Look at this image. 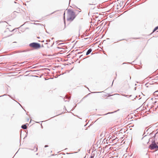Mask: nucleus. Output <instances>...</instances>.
Returning <instances> with one entry per match:
<instances>
[{"label": "nucleus", "mask_w": 158, "mask_h": 158, "mask_svg": "<svg viewBox=\"0 0 158 158\" xmlns=\"http://www.w3.org/2000/svg\"><path fill=\"white\" fill-rule=\"evenodd\" d=\"M75 17L76 15L75 12L71 9H68L67 20L69 21H72Z\"/></svg>", "instance_id": "nucleus-1"}, {"label": "nucleus", "mask_w": 158, "mask_h": 158, "mask_svg": "<svg viewBox=\"0 0 158 158\" xmlns=\"http://www.w3.org/2000/svg\"><path fill=\"white\" fill-rule=\"evenodd\" d=\"M29 46L34 49H37L40 47V45L37 43L33 42L29 44Z\"/></svg>", "instance_id": "nucleus-2"}, {"label": "nucleus", "mask_w": 158, "mask_h": 158, "mask_svg": "<svg viewBox=\"0 0 158 158\" xmlns=\"http://www.w3.org/2000/svg\"><path fill=\"white\" fill-rule=\"evenodd\" d=\"M149 148L151 150L155 149V145L154 144H150L149 146Z\"/></svg>", "instance_id": "nucleus-3"}, {"label": "nucleus", "mask_w": 158, "mask_h": 158, "mask_svg": "<svg viewBox=\"0 0 158 158\" xmlns=\"http://www.w3.org/2000/svg\"><path fill=\"white\" fill-rule=\"evenodd\" d=\"M27 124H28L27 123L21 126V128H22L23 129H26L27 128Z\"/></svg>", "instance_id": "nucleus-4"}, {"label": "nucleus", "mask_w": 158, "mask_h": 158, "mask_svg": "<svg viewBox=\"0 0 158 158\" xmlns=\"http://www.w3.org/2000/svg\"><path fill=\"white\" fill-rule=\"evenodd\" d=\"M92 51V49L90 48L87 51V52L86 54V55H89V53H91V52Z\"/></svg>", "instance_id": "nucleus-5"}, {"label": "nucleus", "mask_w": 158, "mask_h": 158, "mask_svg": "<svg viewBox=\"0 0 158 158\" xmlns=\"http://www.w3.org/2000/svg\"><path fill=\"white\" fill-rule=\"evenodd\" d=\"M105 135V132H102V133L101 134L100 136L101 137H103Z\"/></svg>", "instance_id": "nucleus-6"}, {"label": "nucleus", "mask_w": 158, "mask_h": 158, "mask_svg": "<svg viewBox=\"0 0 158 158\" xmlns=\"http://www.w3.org/2000/svg\"><path fill=\"white\" fill-rule=\"evenodd\" d=\"M116 111H114V112H109L107 114H103V115H106V114H111V113H114V112H116Z\"/></svg>", "instance_id": "nucleus-7"}, {"label": "nucleus", "mask_w": 158, "mask_h": 158, "mask_svg": "<svg viewBox=\"0 0 158 158\" xmlns=\"http://www.w3.org/2000/svg\"><path fill=\"white\" fill-rule=\"evenodd\" d=\"M157 29H158V26L156 27L153 30V32H154L156 30H157Z\"/></svg>", "instance_id": "nucleus-8"}, {"label": "nucleus", "mask_w": 158, "mask_h": 158, "mask_svg": "<svg viewBox=\"0 0 158 158\" xmlns=\"http://www.w3.org/2000/svg\"><path fill=\"white\" fill-rule=\"evenodd\" d=\"M4 23L5 25L7 24V23L5 21H0V23Z\"/></svg>", "instance_id": "nucleus-9"}, {"label": "nucleus", "mask_w": 158, "mask_h": 158, "mask_svg": "<svg viewBox=\"0 0 158 158\" xmlns=\"http://www.w3.org/2000/svg\"><path fill=\"white\" fill-rule=\"evenodd\" d=\"M151 144H154L155 145L156 144L155 142V140H154V141H152V143Z\"/></svg>", "instance_id": "nucleus-10"}, {"label": "nucleus", "mask_w": 158, "mask_h": 158, "mask_svg": "<svg viewBox=\"0 0 158 158\" xmlns=\"http://www.w3.org/2000/svg\"><path fill=\"white\" fill-rule=\"evenodd\" d=\"M35 24H37L38 25H41V26L43 25L44 26H45V25H43V24H40V23H36Z\"/></svg>", "instance_id": "nucleus-11"}, {"label": "nucleus", "mask_w": 158, "mask_h": 158, "mask_svg": "<svg viewBox=\"0 0 158 158\" xmlns=\"http://www.w3.org/2000/svg\"><path fill=\"white\" fill-rule=\"evenodd\" d=\"M94 154H92V155L90 156V158H94Z\"/></svg>", "instance_id": "nucleus-12"}, {"label": "nucleus", "mask_w": 158, "mask_h": 158, "mask_svg": "<svg viewBox=\"0 0 158 158\" xmlns=\"http://www.w3.org/2000/svg\"><path fill=\"white\" fill-rule=\"evenodd\" d=\"M18 13V12H17V11H14L13 12V14H16V13Z\"/></svg>", "instance_id": "nucleus-13"}, {"label": "nucleus", "mask_w": 158, "mask_h": 158, "mask_svg": "<svg viewBox=\"0 0 158 158\" xmlns=\"http://www.w3.org/2000/svg\"><path fill=\"white\" fill-rule=\"evenodd\" d=\"M158 146L156 144L155 145V149H158Z\"/></svg>", "instance_id": "nucleus-14"}, {"label": "nucleus", "mask_w": 158, "mask_h": 158, "mask_svg": "<svg viewBox=\"0 0 158 158\" xmlns=\"http://www.w3.org/2000/svg\"><path fill=\"white\" fill-rule=\"evenodd\" d=\"M50 41V40L48 39L46 40V42H49Z\"/></svg>", "instance_id": "nucleus-15"}, {"label": "nucleus", "mask_w": 158, "mask_h": 158, "mask_svg": "<svg viewBox=\"0 0 158 158\" xmlns=\"http://www.w3.org/2000/svg\"><path fill=\"white\" fill-rule=\"evenodd\" d=\"M83 55H81V56H80L79 57V58H83Z\"/></svg>", "instance_id": "nucleus-16"}, {"label": "nucleus", "mask_w": 158, "mask_h": 158, "mask_svg": "<svg viewBox=\"0 0 158 158\" xmlns=\"http://www.w3.org/2000/svg\"><path fill=\"white\" fill-rule=\"evenodd\" d=\"M42 122V121H41V122H36V123H41Z\"/></svg>", "instance_id": "nucleus-17"}, {"label": "nucleus", "mask_w": 158, "mask_h": 158, "mask_svg": "<svg viewBox=\"0 0 158 158\" xmlns=\"http://www.w3.org/2000/svg\"><path fill=\"white\" fill-rule=\"evenodd\" d=\"M123 95L124 96H125L126 97H127V96H128V95Z\"/></svg>", "instance_id": "nucleus-18"}, {"label": "nucleus", "mask_w": 158, "mask_h": 158, "mask_svg": "<svg viewBox=\"0 0 158 158\" xmlns=\"http://www.w3.org/2000/svg\"><path fill=\"white\" fill-rule=\"evenodd\" d=\"M101 92H97V93H101ZM96 92H92V93H96Z\"/></svg>", "instance_id": "nucleus-19"}, {"label": "nucleus", "mask_w": 158, "mask_h": 158, "mask_svg": "<svg viewBox=\"0 0 158 158\" xmlns=\"http://www.w3.org/2000/svg\"><path fill=\"white\" fill-rule=\"evenodd\" d=\"M48 147V146L47 145H45V147H45V148H46V147Z\"/></svg>", "instance_id": "nucleus-20"}, {"label": "nucleus", "mask_w": 158, "mask_h": 158, "mask_svg": "<svg viewBox=\"0 0 158 158\" xmlns=\"http://www.w3.org/2000/svg\"><path fill=\"white\" fill-rule=\"evenodd\" d=\"M68 98V99H70V97H68V98Z\"/></svg>", "instance_id": "nucleus-21"}, {"label": "nucleus", "mask_w": 158, "mask_h": 158, "mask_svg": "<svg viewBox=\"0 0 158 158\" xmlns=\"http://www.w3.org/2000/svg\"><path fill=\"white\" fill-rule=\"evenodd\" d=\"M54 12H52V13H51L50 14V15H51V14H52L54 13Z\"/></svg>", "instance_id": "nucleus-22"}, {"label": "nucleus", "mask_w": 158, "mask_h": 158, "mask_svg": "<svg viewBox=\"0 0 158 158\" xmlns=\"http://www.w3.org/2000/svg\"><path fill=\"white\" fill-rule=\"evenodd\" d=\"M65 13L64 12V17H65Z\"/></svg>", "instance_id": "nucleus-23"}, {"label": "nucleus", "mask_w": 158, "mask_h": 158, "mask_svg": "<svg viewBox=\"0 0 158 158\" xmlns=\"http://www.w3.org/2000/svg\"><path fill=\"white\" fill-rule=\"evenodd\" d=\"M63 44V43L60 44H59V45L61 44Z\"/></svg>", "instance_id": "nucleus-24"}, {"label": "nucleus", "mask_w": 158, "mask_h": 158, "mask_svg": "<svg viewBox=\"0 0 158 158\" xmlns=\"http://www.w3.org/2000/svg\"><path fill=\"white\" fill-rule=\"evenodd\" d=\"M41 127L42 128H43V126L42 125H41Z\"/></svg>", "instance_id": "nucleus-25"}, {"label": "nucleus", "mask_w": 158, "mask_h": 158, "mask_svg": "<svg viewBox=\"0 0 158 158\" xmlns=\"http://www.w3.org/2000/svg\"><path fill=\"white\" fill-rule=\"evenodd\" d=\"M8 95L10 97H11V96L10 95Z\"/></svg>", "instance_id": "nucleus-26"}, {"label": "nucleus", "mask_w": 158, "mask_h": 158, "mask_svg": "<svg viewBox=\"0 0 158 158\" xmlns=\"http://www.w3.org/2000/svg\"><path fill=\"white\" fill-rule=\"evenodd\" d=\"M81 53V52H78V54H80V53Z\"/></svg>", "instance_id": "nucleus-27"}, {"label": "nucleus", "mask_w": 158, "mask_h": 158, "mask_svg": "<svg viewBox=\"0 0 158 158\" xmlns=\"http://www.w3.org/2000/svg\"><path fill=\"white\" fill-rule=\"evenodd\" d=\"M59 41V42H60V41H61V40H60V41Z\"/></svg>", "instance_id": "nucleus-28"}, {"label": "nucleus", "mask_w": 158, "mask_h": 158, "mask_svg": "<svg viewBox=\"0 0 158 158\" xmlns=\"http://www.w3.org/2000/svg\"><path fill=\"white\" fill-rule=\"evenodd\" d=\"M5 95H6V94H4L3 96H5Z\"/></svg>", "instance_id": "nucleus-29"}, {"label": "nucleus", "mask_w": 158, "mask_h": 158, "mask_svg": "<svg viewBox=\"0 0 158 158\" xmlns=\"http://www.w3.org/2000/svg\"><path fill=\"white\" fill-rule=\"evenodd\" d=\"M35 22H39V21H35Z\"/></svg>", "instance_id": "nucleus-30"}, {"label": "nucleus", "mask_w": 158, "mask_h": 158, "mask_svg": "<svg viewBox=\"0 0 158 158\" xmlns=\"http://www.w3.org/2000/svg\"><path fill=\"white\" fill-rule=\"evenodd\" d=\"M125 64V63H123V64Z\"/></svg>", "instance_id": "nucleus-31"}, {"label": "nucleus", "mask_w": 158, "mask_h": 158, "mask_svg": "<svg viewBox=\"0 0 158 158\" xmlns=\"http://www.w3.org/2000/svg\"><path fill=\"white\" fill-rule=\"evenodd\" d=\"M143 137H143V138H142V139H143Z\"/></svg>", "instance_id": "nucleus-32"}, {"label": "nucleus", "mask_w": 158, "mask_h": 158, "mask_svg": "<svg viewBox=\"0 0 158 158\" xmlns=\"http://www.w3.org/2000/svg\"><path fill=\"white\" fill-rule=\"evenodd\" d=\"M131 95L130 96V97H131Z\"/></svg>", "instance_id": "nucleus-33"}, {"label": "nucleus", "mask_w": 158, "mask_h": 158, "mask_svg": "<svg viewBox=\"0 0 158 158\" xmlns=\"http://www.w3.org/2000/svg\"><path fill=\"white\" fill-rule=\"evenodd\" d=\"M146 136V135H145V136H144V137H145V136Z\"/></svg>", "instance_id": "nucleus-34"}, {"label": "nucleus", "mask_w": 158, "mask_h": 158, "mask_svg": "<svg viewBox=\"0 0 158 158\" xmlns=\"http://www.w3.org/2000/svg\"><path fill=\"white\" fill-rule=\"evenodd\" d=\"M64 23H65V21H64Z\"/></svg>", "instance_id": "nucleus-35"}, {"label": "nucleus", "mask_w": 158, "mask_h": 158, "mask_svg": "<svg viewBox=\"0 0 158 158\" xmlns=\"http://www.w3.org/2000/svg\"><path fill=\"white\" fill-rule=\"evenodd\" d=\"M130 79H131V77H130Z\"/></svg>", "instance_id": "nucleus-36"}, {"label": "nucleus", "mask_w": 158, "mask_h": 158, "mask_svg": "<svg viewBox=\"0 0 158 158\" xmlns=\"http://www.w3.org/2000/svg\"><path fill=\"white\" fill-rule=\"evenodd\" d=\"M157 143L158 144V142Z\"/></svg>", "instance_id": "nucleus-37"}, {"label": "nucleus", "mask_w": 158, "mask_h": 158, "mask_svg": "<svg viewBox=\"0 0 158 158\" xmlns=\"http://www.w3.org/2000/svg\"><path fill=\"white\" fill-rule=\"evenodd\" d=\"M70 0H69V1H70Z\"/></svg>", "instance_id": "nucleus-38"}]
</instances>
